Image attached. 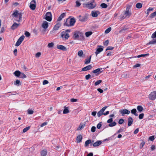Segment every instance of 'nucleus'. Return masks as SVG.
<instances>
[{
    "label": "nucleus",
    "mask_w": 156,
    "mask_h": 156,
    "mask_svg": "<svg viewBox=\"0 0 156 156\" xmlns=\"http://www.w3.org/2000/svg\"><path fill=\"white\" fill-rule=\"evenodd\" d=\"M66 16L65 13H63L60 16L58 17V21H61L63 18Z\"/></svg>",
    "instance_id": "obj_24"
},
{
    "label": "nucleus",
    "mask_w": 156,
    "mask_h": 156,
    "mask_svg": "<svg viewBox=\"0 0 156 156\" xmlns=\"http://www.w3.org/2000/svg\"><path fill=\"white\" fill-rule=\"evenodd\" d=\"M64 109L63 111V114H66L69 112L68 107H64Z\"/></svg>",
    "instance_id": "obj_21"
},
{
    "label": "nucleus",
    "mask_w": 156,
    "mask_h": 156,
    "mask_svg": "<svg viewBox=\"0 0 156 156\" xmlns=\"http://www.w3.org/2000/svg\"><path fill=\"white\" fill-rule=\"evenodd\" d=\"M156 16V11L151 13L149 16L151 18H153Z\"/></svg>",
    "instance_id": "obj_34"
},
{
    "label": "nucleus",
    "mask_w": 156,
    "mask_h": 156,
    "mask_svg": "<svg viewBox=\"0 0 156 156\" xmlns=\"http://www.w3.org/2000/svg\"><path fill=\"white\" fill-rule=\"evenodd\" d=\"M103 114V112L100 110L98 112L97 115L98 117H100Z\"/></svg>",
    "instance_id": "obj_48"
},
{
    "label": "nucleus",
    "mask_w": 156,
    "mask_h": 156,
    "mask_svg": "<svg viewBox=\"0 0 156 156\" xmlns=\"http://www.w3.org/2000/svg\"><path fill=\"white\" fill-rule=\"evenodd\" d=\"M78 17L79 20L82 22H84L87 20V16L82 17L81 15H80Z\"/></svg>",
    "instance_id": "obj_10"
},
{
    "label": "nucleus",
    "mask_w": 156,
    "mask_h": 156,
    "mask_svg": "<svg viewBox=\"0 0 156 156\" xmlns=\"http://www.w3.org/2000/svg\"><path fill=\"white\" fill-rule=\"evenodd\" d=\"M113 121V119L112 118H111L110 119H109L108 121H107V122L108 123H112Z\"/></svg>",
    "instance_id": "obj_64"
},
{
    "label": "nucleus",
    "mask_w": 156,
    "mask_h": 156,
    "mask_svg": "<svg viewBox=\"0 0 156 156\" xmlns=\"http://www.w3.org/2000/svg\"><path fill=\"white\" fill-rule=\"evenodd\" d=\"M91 142V140H87L85 143V146H87L88 144Z\"/></svg>",
    "instance_id": "obj_35"
},
{
    "label": "nucleus",
    "mask_w": 156,
    "mask_h": 156,
    "mask_svg": "<svg viewBox=\"0 0 156 156\" xmlns=\"http://www.w3.org/2000/svg\"><path fill=\"white\" fill-rule=\"evenodd\" d=\"M41 55V52H37L35 56L36 57L38 58Z\"/></svg>",
    "instance_id": "obj_58"
},
{
    "label": "nucleus",
    "mask_w": 156,
    "mask_h": 156,
    "mask_svg": "<svg viewBox=\"0 0 156 156\" xmlns=\"http://www.w3.org/2000/svg\"><path fill=\"white\" fill-rule=\"evenodd\" d=\"M91 56H90L89 58H87L85 59V64H89L91 58Z\"/></svg>",
    "instance_id": "obj_29"
},
{
    "label": "nucleus",
    "mask_w": 156,
    "mask_h": 156,
    "mask_svg": "<svg viewBox=\"0 0 156 156\" xmlns=\"http://www.w3.org/2000/svg\"><path fill=\"white\" fill-rule=\"evenodd\" d=\"M119 112L123 116L125 114H129L130 113V111L127 109H122Z\"/></svg>",
    "instance_id": "obj_8"
},
{
    "label": "nucleus",
    "mask_w": 156,
    "mask_h": 156,
    "mask_svg": "<svg viewBox=\"0 0 156 156\" xmlns=\"http://www.w3.org/2000/svg\"><path fill=\"white\" fill-rule=\"evenodd\" d=\"M136 109H133L131 111V112L132 114H133L135 116H137L138 115L136 113Z\"/></svg>",
    "instance_id": "obj_31"
},
{
    "label": "nucleus",
    "mask_w": 156,
    "mask_h": 156,
    "mask_svg": "<svg viewBox=\"0 0 156 156\" xmlns=\"http://www.w3.org/2000/svg\"><path fill=\"white\" fill-rule=\"evenodd\" d=\"M83 54V52L82 50L79 51L78 52V55L80 57H82Z\"/></svg>",
    "instance_id": "obj_38"
},
{
    "label": "nucleus",
    "mask_w": 156,
    "mask_h": 156,
    "mask_svg": "<svg viewBox=\"0 0 156 156\" xmlns=\"http://www.w3.org/2000/svg\"><path fill=\"white\" fill-rule=\"evenodd\" d=\"M57 48L58 49L61 50L63 51H66L67 50L66 48L62 45H57Z\"/></svg>",
    "instance_id": "obj_14"
},
{
    "label": "nucleus",
    "mask_w": 156,
    "mask_h": 156,
    "mask_svg": "<svg viewBox=\"0 0 156 156\" xmlns=\"http://www.w3.org/2000/svg\"><path fill=\"white\" fill-rule=\"evenodd\" d=\"M136 7L138 9H140L142 7V4L140 3H138L136 5Z\"/></svg>",
    "instance_id": "obj_36"
},
{
    "label": "nucleus",
    "mask_w": 156,
    "mask_h": 156,
    "mask_svg": "<svg viewBox=\"0 0 156 156\" xmlns=\"http://www.w3.org/2000/svg\"><path fill=\"white\" fill-rule=\"evenodd\" d=\"M101 143H102V142L101 141H100V140L98 141L93 144V146L94 147H96L98 146H99L100 144H101Z\"/></svg>",
    "instance_id": "obj_18"
},
{
    "label": "nucleus",
    "mask_w": 156,
    "mask_h": 156,
    "mask_svg": "<svg viewBox=\"0 0 156 156\" xmlns=\"http://www.w3.org/2000/svg\"><path fill=\"white\" fill-rule=\"evenodd\" d=\"M100 14V12L98 11H93L91 12V15L94 17H96Z\"/></svg>",
    "instance_id": "obj_9"
},
{
    "label": "nucleus",
    "mask_w": 156,
    "mask_h": 156,
    "mask_svg": "<svg viewBox=\"0 0 156 156\" xmlns=\"http://www.w3.org/2000/svg\"><path fill=\"white\" fill-rule=\"evenodd\" d=\"M91 75L90 74H88L85 76L86 80H88L90 78Z\"/></svg>",
    "instance_id": "obj_63"
},
{
    "label": "nucleus",
    "mask_w": 156,
    "mask_h": 156,
    "mask_svg": "<svg viewBox=\"0 0 156 156\" xmlns=\"http://www.w3.org/2000/svg\"><path fill=\"white\" fill-rule=\"evenodd\" d=\"M102 82V80H100L97 81L95 82L94 84L95 86H97L98 85L100 84Z\"/></svg>",
    "instance_id": "obj_49"
},
{
    "label": "nucleus",
    "mask_w": 156,
    "mask_h": 156,
    "mask_svg": "<svg viewBox=\"0 0 156 156\" xmlns=\"http://www.w3.org/2000/svg\"><path fill=\"white\" fill-rule=\"evenodd\" d=\"M21 75H20V78H26L27 77L23 73H21Z\"/></svg>",
    "instance_id": "obj_43"
},
{
    "label": "nucleus",
    "mask_w": 156,
    "mask_h": 156,
    "mask_svg": "<svg viewBox=\"0 0 156 156\" xmlns=\"http://www.w3.org/2000/svg\"><path fill=\"white\" fill-rule=\"evenodd\" d=\"M61 36L63 40H66L69 37V34L66 33H64L63 34H61Z\"/></svg>",
    "instance_id": "obj_13"
},
{
    "label": "nucleus",
    "mask_w": 156,
    "mask_h": 156,
    "mask_svg": "<svg viewBox=\"0 0 156 156\" xmlns=\"http://www.w3.org/2000/svg\"><path fill=\"white\" fill-rule=\"evenodd\" d=\"M47 154V152L46 150H44L41 151V156H46Z\"/></svg>",
    "instance_id": "obj_23"
},
{
    "label": "nucleus",
    "mask_w": 156,
    "mask_h": 156,
    "mask_svg": "<svg viewBox=\"0 0 156 156\" xmlns=\"http://www.w3.org/2000/svg\"><path fill=\"white\" fill-rule=\"evenodd\" d=\"M24 37H25L24 35H22L21 36L15 44V46H19L23 40Z\"/></svg>",
    "instance_id": "obj_7"
},
{
    "label": "nucleus",
    "mask_w": 156,
    "mask_h": 156,
    "mask_svg": "<svg viewBox=\"0 0 156 156\" xmlns=\"http://www.w3.org/2000/svg\"><path fill=\"white\" fill-rule=\"evenodd\" d=\"M48 80H44L43 81V84L44 85L46 84H47L48 83Z\"/></svg>",
    "instance_id": "obj_62"
},
{
    "label": "nucleus",
    "mask_w": 156,
    "mask_h": 156,
    "mask_svg": "<svg viewBox=\"0 0 156 156\" xmlns=\"http://www.w3.org/2000/svg\"><path fill=\"white\" fill-rule=\"evenodd\" d=\"M19 24H17L16 23H14L11 27V28L12 30H14L16 28L19 26Z\"/></svg>",
    "instance_id": "obj_19"
},
{
    "label": "nucleus",
    "mask_w": 156,
    "mask_h": 156,
    "mask_svg": "<svg viewBox=\"0 0 156 156\" xmlns=\"http://www.w3.org/2000/svg\"><path fill=\"white\" fill-rule=\"evenodd\" d=\"M114 48V47L112 46H109L106 49V51L109 50H112Z\"/></svg>",
    "instance_id": "obj_61"
},
{
    "label": "nucleus",
    "mask_w": 156,
    "mask_h": 156,
    "mask_svg": "<svg viewBox=\"0 0 156 156\" xmlns=\"http://www.w3.org/2000/svg\"><path fill=\"white\" fill-rule=\"evenodd\" d=\"M36 2L35 0H33L30 3V5L29 6L30 9L33 10H34L36 7Z\"/></svg>",
    "instance_id": "obj_6"
},
{
    "label": "nucleus",
    "mask_w": 156,
    "mask_h": 156,
    "mask_svg": "<svg viewBox=\"0 0 156 156\" xmlns=\"http://www.w3.org/2000/svg\"><path fill=\"white\" fill-rule=\"evenodd\" d=\"M123 122L124 120L122 119H120L119 121V123L120 124H122L123 123Z\"/></svg>",
    "instance_id": "obj_55"
},
{
    "label": "nucleus",
    "mask_w": 156,
    "mask_h": 156,
    "mask_svg": "<svg viewBox=\"0 0 156 156\" xmlns=\"http://www.w3.org/2000/svg\"><path fill=\"white\" fill-rule=\"evenodd\" d=\"M131 15L130 11H129V8L127 7L126 11L125 12V15L126 17L129 18Z\"/></svg>",
    "instance_id": "obj_12"
},
{
    "label": "nucleus",
    "mask_w": 156,
    "mask_h": 156,
    "mask_svg": "<svg viewBox=\"0 0 156 156\" xmlns=\"http://www.w3.org/2000/svg\"><path fill=\"white\" fill-rule=\"evenodd\" d=\"M92 66L91 65H88L82 69V71H86L90 70L91 69Z\"/></svg>",
    "instance_id": "obj_15"
},
{
    "label": "nucleus",
    "mask_w": 156,
    "mask_h": 156,
    "mask_svg": "<svg viewBox=\"0 0 156 156\" xmlns=\"http://www.w3.org/2000/svg\"><path fill=\"white\" fill-rule=\"evenodd\" d=\"M25 35L26 37H28L30 36V34L28 32L26 31L25 33Z\"/></svg>",
    "instance_id": "obj_56"
},
{
    "label": "nucleus",
    "mask_w": 156,
    "mask_h": 156,
    "mask_svg": "<svg viewBox=\"0 0 156 156\" xmlns=\"http://www.w3.org/2000/svg\"><path fill=\"white\" fill-rule=\"evenodd\" d=\"M85 6L89 9H93L96 6V3L94 0H91L85 5Z\"/></svg>",
    "instance_id": "obj_2"
},
{
    "label": "nucleus",
    "mask_w": 156,
    "mask_h": 156,
    "mask_svg": "<svg viewBox=\"0 0 156 156\" xmlns=\"http://www.w3.org/2000/svg\"><path fill=\"white\" fill-rule=\"evenodd\" d=\"M76 6L77 7H79L81 5L80 3L78 1H76Z\"/></svg>",
    "instance_id": "obj_57"
},
{
    "label": "nucleus",
    "mask_w": 156,
    "mask_h": 156,
    "mask_svg": "<svg viewBox=\"0 0 156 156\" xmlns=\"http://www.w3.org/2000/svg\"><path fill=\"white\" fill-rule=\"evenodd\" d=\"M14 74L16 76L19 77L21 74V72L17 70L14 73Z\"/></svg>",
    "instance_id": "obj_26"
},
{
    "label": "nucleus",
    "mask_w": 156,
    "mask_h": 156,
    "mask_svg": "<svg viewBox=\"0 0 156 156\" xmlns=\"http://www.w3.org/2000/svg\"><path fill=\"white\" fill-rule=\"evenodd\" d=\"M156 44V38L155 39H153L151 41L149 42L147 44Z\"/></svg>",
    "instance_id": "obj_25"
},
{
    "label": "nucleus",
    "mask_w": 156,
    "mask_h": 156,
    "mask_svg": "<svg viewBox=\"0 0 156 156\" xmlns=\"http://www.w3.org/2000/svg\"><path fill=\"white\" fill-rule=\"evenodd\" d=\"M48 23L46 21H44L42 24V27L44 29H47L48 27Z\"/></svg>",
    "instance_id": "obj_17"
},
{
    "label": "nucleus",
    "mask_w": 156,
    "mask_h": 156,
    "mask_svg": "<svg viewBox=\"0 0 156 156\" xmlns=\"http://www.w3.org/2000/svg\"><path fill=\"white\" fill-rule=\"evenodd\" d=\"M108 42L109 41L108 40L105 41L104 43V45L106 46H107L108 45Z\"/></svg>",
    "instance_id": "obj_60"
},
{
    "label": "nucleus",
    "mask_w": 156,
    "mask_h": 156,
    "mask_svg": "<svg viewBox=\"0 0 156 156\" xmlns=\"http://www.w3.org/2000/svg\"><path fill=\"white\" fill-rule=\"evenodd\" d=\"M22 15L21 13H20L19 14H18V15L17 17H19V19L18 20H16V21L18 22H20L21 20V19L22 18Z\"/></svg>",
    "instance_id": "obj_39"
},
{
    "label": "nucleus",
    "mask_w": 156,
    "mask_h": 156,
    "mask_svg": "<svg viewBox=\"0 0 156 156\" xmlns=\"http://www.w3.org/2000/svg\"><path fill=\"white\" fill-rule=\"evenodd\" d=\"M127 30V28L126 27H124L122 29L119 31V33H121L122 32L126 30Z\"/></svg>",
    "instance_id": "obj_52"
},
{
    "label": "nucleus",
    "mask_w": 156,
    "mask_h": 156,
    "mask_svg": "<svg viewBox=\"0 0 156 156\" xmlns=\"http://www.w3.org/2000/svg\"><path fill=\"white\" fill-rule=\"evenodd\" d=\"M85 126V124H80L79 127L78 128L77 130H81L84 128V127Z\"/></svg>",
    "instance_id": "obj_27"
},
{
    "label": "nucleus",
    "mask_w": 156,
    "mask_h": 156,
    "mask_svg": "<svg viewBox=\"0 0 156 156\" xmlns=\"http://www.w3.org/2000/svg\"><path fill=\"white\" fill-rule=\"evenodd\" d=\"M73 38L74 40H81L84 37L82 32L79 31H76L73 33Z\"/></svg>",
    "instance_id": "obj_1"
},
{
    "label": "nucleus",
    "mask_w": 156,
    "mask_h": 156,
    "mask_svg": "<svg viewBox=\"0 0 156 156\" xmlns=\"http://www.w3.org/2000/svg\"><path fill=\"white\" fill-rule=\"evenodd\" d=\"M149 55V54L147 53L145 54H142L138 55L137 56V58H140L142 57H145L146 56H148Z\"/></svg>",
    "instance_id": "obj_41"
},
{
    "label": "nucleus",
    "mask_w": 156,
    "mask_h": 156,
    "mask_svg": "<svg viewBox=\"0 0 156 156\" xmlns=\"http://www.w3.org/2000/svg\"><path fill=\"white\" fill-rule=\"evenodd\" d=\"M103 50V48L102 46H99V48L97 49L95 52L96 55L97 56L98 54L100 53Z\"/></svg>",
    "instance_id": "obj_11"
},
{
    "label": "nucleus",
    "mask_w": 156,
    "mask_h": 156,
    "mask_svg": "<svg viewBox=\"0 0 156 156\" xmlns=\"http://www.w3.org/2000/svg\"><path fill=\"white\" fill-rule=\"evenodd\" d=\"M93 34L92 31H88L85 33V35L86 37H88L91 35Z\"/></svg>",
    "instance_id": "obj_33"
},
{
    "label": "nucleus",
    "mask_w": 156,
    "mask_h": 156,
    "mask_svg": "<svg viewBox=\"0 0 156 156\" xmlns=\"http://www.w3.org/2000/svg\"><path fill=\"white\" fill-rule=\"evenodd\" d=\"M61 24L60 23H57L54 27L53 30H58Z\"/></svg>",
    "instance_id": "obj_20"
},
{
    "label": "nucleus",
    "mask_w": 156,
    "mask_h": 156,
    "mask_svg": "<svg viewBox=\"0 0 156 156\" xmlns=\"http://www.w3.org/2000/svg\"><path fill=\"white\" fill-rule=\"evenodd\" d=\"M133 122V118L129 117L128 119V125L129 126H131Z\"/></svg>",
    "instance_id": "obj_16"
},
{
    "label": "nucleus",
    "mask_w": 156,
    "mask_h": 156,
    "mask_svg": "<svg viewBox=\"0 0 156 156\" xmlns=\"http://www.w3.org/2000/svg\"><path fill=\"white\" fill-rule=\"evenodd\" d=\"M125 130V128L124 127H122L121 128H120L119 130H118L116 133H120L123 131H124Z\"/></svg>",
    "instance_id": "obj_37"
},
{
    "label": "nucleus",
    "mask_w": 156,
    "mask_h": 156,
    "mask_svg": "<svg viewBox=\"0 0 156 156\" xmlns=\"http://www.w3.org/2000/svg\"><path fill=\"white\" fill-rule=\"evenodd\" d=\"M76 22L75 19L74 18H71L69 20V23H68L67 22L65 23V25L67 26H71L74 25L75 23Z\"/></svg>",
    "instance_id": "obj_4"
},
{
    "label": "nucleus",
    "mask_w": 156,
    "mask_h": 156,
    "mask_svg": "<svg viewBox=\"0 0 156 156\" xmlns=\"http://www.w3.org/2000/svg\"><path fill=\"white\" fill-rule=\"evenodd\" d=\"M149 98L151 100H154L156 98V91L151 92L150 94Z\"/></svg>",
    "instance_id": "obj_3"
},
{
    "label": "nucleus",
    "mask_w": 156,
    "mask_h": 156,
    "mask_svg": "<svg viewBox=\"0 0 156 156\" xmlns=\"http://www.w3.org/2000/svg\"><path fill=\"white\" fill-rule=\"evenodd\" d=\"M21 83L20 81L18 80H16L15 82L14 83V84L15 85L17 86H19V85H21Z\"/></svg>",
    "instance_id": "obj_30"
},
{
    "label": "nucleus",
    "mask_w": 156,
    "mask_h": 156,
    "mask_svg": "<svg viewBox=\"0 0 156 156\" xmlns=\"http://www.w3.org/2000/svg\"><path fill=\"white\" fill-rule=\"evenodd\" d=\"M111 30V27H109L108 29H107L105 31V33L106 34H108L109 33Z\"/></svg>",
    "instance_id": "obj_50"
},
{
    "label": "nucleus",
    "mask_w": 156,
    "mask_h": 156,
    "mask_svg": "<svg viewBox=\"0 0 156 156\" xmlns=\"http://www.w3.org/2000/svg\"><path fill=\"white\" fill-rule=\"evenodd\" d=\"M19 13H18V11L16 10L13 13V15L14 16L16 17H17Z\"/></svg>",
    "instance_id": "obj_45"
},
{
    "label": "nucleus",
    "mask_w": 156,
    "mask_h": 156,
    "mask_svg": "<svg viewBox=\"0 0 156 156\" xmlns=\"http://www.w3.org/2000/svg\"><path fill=\"white\" fill-rule=\"evenodd\" d=\"M34 111L31 109H28L27 110V113L28 114H32L34 113Z\"/></svg>",
    "instance_id": "obj_46"
},
{
    "label": "nucleus",
    "mask_w": 156,
    "mask_h": 156,
    "mask_svg": "<svg viewBox=\"0 0 156 156\" xmlns=\"http://www.w3.org/2000/svg\"><path fill=\"white\" fill-rule=\"evenodd\" d=\"M96 130V127L94 126H93L91 127V131L92 132H95Z\"/></svg>",
    "instance_id": "obj_54"
},
{
    "label": "nucleus",
    "mask_w": 156,
    "mask_h": 156,
    "mask_svg": "<svg viewBox=\"0 0 156 156\" xmlns=\"http://www.w3.org/2000/svg\"><path fill=\"white\" fill-rule=\"evenodd\" d=\"M102 69L98 68L92 71V73H97L98 74L101 73L100 71Z\"/></svg>",
    "instance_id": "obj_22"
},
{
    "label": "nucleus",
    "mask_w": 156,
    "mask_h": 156,
    "mask_svg": "<svg viewBox=\"0 0 156 156\" xmlns=\"http://www.w3.org/2000/svg\"><path fill=\"white\" fill-rule=\"evenodd\" d=\"M52 14L50 12H48L46 13L45 15V19L48 21L50 22L52 20Z\"/></svg>",
    "instance_id": "obj_5"
},
{
    "label": "nucleus",
    "mask_w": 156,
    "mask_h": 156,
    "mask_svg": "<svg viewBox=\"0 0 156 156\" xmlns=\"http://www.w3.org/2000/svg\"><path fill=\"white\" fill-rule=\"evenodd\" d=\"M101 6L102 8H106L107 7L108 5L106 4H105V3H102L101 5Z\"/></svg>",
    "instance_id": "obj_44"
},
{
    "label": "nucleus",
    "mask_w": 156,
    "mask_h": 156,
    "mask_svg": "<svg viewBox=\"0 0 156 156\" xmlns=\"http://www.w3.org/2000/svg\"><path fill=\"white\" fill-rule=\"evenodd\" d=\"M82 136L81 135H79L76 138L77 142L79 143L82 140Z\"/></svg>",
    "instance_id": "obj_28"
},
{
    "label": "nucleus",
    "mask_w": 156,
    "mask_h": 156,
    "mask_svg": "<svg viewBox=\"0 0 156 156\" xmlns=\"http://www.w3.org/2000/svg\"><path fill=\"white\" fill-rule=\"evenodd\" d=\"M54 43L53 42H51L48 44V46L49 48H52L54 45Z\"/></svg>",
    "instance_id": "obj_42"
},
{
    "label": "nucleus",
    "mask_w": 156,
    "mask_h": 156,
    "mask_svg": "<svg viewBox=\"0 0 156 156\" xmlns=\"http://www.w3.org/2000/svg\"><path fill=\"white\" fill-rule=\"evenodd\" d=\"M151 37L153 39H154L155 38H156V30L155 32H154L151 35Z\"/></svg>",
    "instance_id": "obj_51"
},
{
    "label": "nucleus",
    "mask_w": 156,
    "mask_h": 156,
    "mask_svg": "<svg viewBox=\"0 0 156 156\" xmlns=\"http://www.w3.org/2000/svg\"><path fill=\"white\" fill-rule=\"evenodd\" d=\"M101 123V122H100L97 125V127L98 129H99L101 128L102 125Z\"/></svg>",
    "instance_id": "obj_59"
},
{
    "label": "nucleus",
    "mask_w": 156,
    "mask_h": 156,
    "mask_svg": "<svg viewBox=\"0 0 156 156\" xmlns=\"http://www.w3.org/2000/svg\"><path fill=\"white\" fill-rule=\"evenodd\" d=\"M137 109L138 111L141 112L143 110V108L141 106H137Z\"/></svg>",
    "instance_id": "obj_32"
},
{
    "label": "nucleus",
    "mask_w": 156,
    "mask_h": 156,
    "mask_svg": "<svg viewBox=\"0 0 156 156\" xmlns=\"http://www.w3.org/2000/svg\"><path fill=\"white\" fill-rule=\"evenodd\" d=\"M30 128V126L24 128L23 130V132L24 133L28 131Z\"/></svg>",
    "instance_id": "obj_47"
},
{
    "label": "nucleus",
    "mask_w": 156,
    "mask_h": 156,
    "mask_svg": "<svg viewBox=\"0 0 156 156\" xmlns=\"http://www.w3.org/2000/svg\"><path fill=\"white\" fill-rule=\"evenodd\" d=\"M116 125V122H114L112 123L109 124L108 126L109 127H112L115 126Z\"/></svg>",
    "instance_id": "obj_40"
},
{
    "label": "nucleus",
    "mask_w": 156,
    "mask_h": 156,
    "mask_svg": "<svg viewBox=\"0 0 156 156\" xmlns=\"http://www.w3.org/2000/svg\"><path fill=\"white\" fill-rule=\"evenodd\" d=\"M144 116V114L143 113L140 114L139 116V119H142L143 118Z\"/></svg>",
    "instance_id": "obj_53"
}]
</instances>
